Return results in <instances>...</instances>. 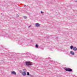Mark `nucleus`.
Wrapping results in <instances>:
<instances>
[{"mask_svg": "<svg viewBox=\"0 0 77 77\" xmlns=\"http://www.w3.org/2000/svg\"><path fill=\"white\" fill-rule=\"evenodd\" d=\"M38 47H39L38 45L37 44H36L35 45V47L36 48H38Z\"/></svg>", "mask_w": 77, "mask_h": 77, "instance_id": "1a4fd4ad", "label": "nucleus"}, {"mask_svg": "<svg viewBox=\"0 0 77 77\" xmlns=\"http://www.w3.org/2000/svg\"><path fill=\"white\" fill-rule=\"evenodd\" d=\"M35 26L36 27H39V26H40V24L38 23H36Z\"/></svg>", "mask_w": 77, "mask_h": 77, "instance_id": "7ed1b4c3", "label": "nucleus"}, {"mask_svg": "<svg viewBox=\"0 0 77 77\" xmlns=\"http://www.w3.org/2000/svg\"><path fill=\"white\" fill-rule=\"evenodd\" d=\"M29 76H30V77H33V75H29Z\"/></svg>", "mask_w": 77, "mask_h": 77, "instance_id": "f8f14e48", "label": "nucleus"}, {"mask_svg": "<svg viewBox=\"0 0 77 77\" xmlns=\"http://www.w3.org/2000/svg\"><path fill=\"white\" fill-rule=\"evenodd\" d=\"M65 70L66 71H68L69 72H71L72 71V69L69 68H66Z\"/></svg>", "mask_w": 77, "mask_h": 77, "instance_id": "f03ea898", "label": "nucleus"}, {"mask_svg": "<svg viewBox=\"0 0 77 77\" xmlns=\"http://www.w3.org/2000/svg\"><path fill=\"white\" fill-rule=\"evenodd\" d=\"M19 72H20V73H23V71H22V70H20L19 71Z\"/></svg>", "mask_w": 77, "mask_h": 77, "instance_id": "4468645a", "label": "nucleus"}, {"mask_svg": "<svg viewBox=\"0 0 77 77\" xmlns=\"http://www.w3.org/2000/svg\"><path fill=\"white\" fill-rule=\"evenodd\" d=\"M25 65L26 66H31V65H32V63H31V62L30 61H26L25 62Z\"/></svg>", "mask_w": 77, "mask_h": 77, "instance_id": "f257e3e1", "label": "nucleus"}, {"mask_svg": "<svg viewBox=\"0 0 77 77\" xmlns=\"http://www.w3.org/2000/svg\"><path fill=\"white\" fill-rule=\"evenodd\" d=\"M43 13H44V12H42V11H41V14H43Z\"/></svg>", "mask_w": 77, "mask_h": 77, "instance_id": "dca6fc26", "label": "nucleus"}, {"mask_svg": "<svg viewBox=\"0 0 77 77\" xmlns=\"http://www.w3.org/2000/svg\"><path fill=\"white\" fill-rule=\"evenodd\" d=\"M70 53L71 54H72V55H74L75 54L74 52L72 51H71L70 52Z\"/></svg>", "mask_w": 77, "mask_h": 77, "instance_id": "423d86ee", "label": "nucleus"}, {"mask_svg": "<svg viewBox=\"0 0 77 77\" xmlns=\"http://www.w3.org/2000/svg\"><path fill=\"white\" fill-rule=\"evenodd\" d=\"M27 75H30V74L29 73V72H27Z\"/></svg>", "mask_w": 77, "mask_h": 77, "instance_id": "9d476101", "label": "nucleus"}, {"mask_svg": "<svg viewBox=\"0 0 77 77\" xmlns=\"http://www.w3.org/2000/svg\"><path fill=\"white\" fill-rule=\"evenodd\" d=\"M56 39H57V40L58 39V37H56Z\"/></svg>", "mask_w": 77, "mask_h": 77, "instance_id": "f3484780", "label": "nucleus"}, {"mask_svg": "<svg viewBox=\"0 0 77 77\" xmlns=\"http://www.w3.org/2000/svg\"><path fill=\"white\" fill-rule=\"evenodd\" d=\"M31 27V25H30L29 26H28V28H29Z\"/></svg>", "mask_w": 77, "mask_h": 77, "instance_id": "a211bd4d", "label": "nucleus"}, {"mask_svg": "<svg viewBox=\"0 0 77 77\" xmlns=\"http://www.w3.org/2000/svg\"><path fill=\"white\" fill-rule=\"evenodd\" d=\"M25 6H26V5H24V7H25Z\"/></svg>", "mask_w": 77, "mask_h": 77, "instance_id": "6ab92c4d", "label": "nucleus"}, {"mask_svg": "<svg viewBox=\"0 0 77 77\" xmlns=\"http://www.w3.org/2000/svg\"><path fill=\"white\" fill-rule=\"evenodd\" d=\"M23 71L24 72H26V69H23Z\"/></svg>", "mask_w": 77, "mask_h": 77, "instance_id": "9b49d317", "label": "nucleus"}, {"mask_svg": "<svg viewBox=\"0 0 77 77\" xmlns=\"http://www.w3.org/2000/svg\"><path fill=\"white\" fill-rule=\"evenodd\" d=\"M73 48H74V46H72V45H71L70 47V48L71 50L73 49Z\"/></svg>", "mask_w": 77, "mask_h": 77, "instance_id": "6e6552de", "label": "nucleus"}, {"mask_svg": "<svg viewBox=\"0 0 77 77\" xmlns=\"http://www.w3.org/2000/svg\"><path fill=\"white\" fill-rule=\"evenodd\" d=\"M16 17H19V15H18V14H17V15H16Z\"/></svg>", "mask_w": 77, "mask_h": 77, "instance_id": "2eb2a0df", "label": "nucleus"}, {"mask_svg": "<svg viewBox=\"0 0 77 77\" xmlns=\"http://www.w3.org/2000/svg\"><path fill=\"white\" fill-rule=\"evenodd\" d=\"M31 41L32 42V40H31Z\"/></svg>", "mask_w": 77, "mask_h": 77, "instance_id": "aec40b11", "label": "nucleus"}, {"mask_svg": "<svg viewBox=\"0 0 77 77\" xmlns=\"http://www.w3.org/2000/svg\"><path fill=\"white\" fill-rule=\"evenodd\" d=\"M73 50L74 51H77V48L76 47H74Z\"/></svg>", "mask_w": 77, "mask_h": 77, "instance_id": "39448f33", "label": "nucleus"}, {"mask_svg": "<svg viewBox=\"0 0 77 77\" xmlns=\"http://www.w3.org/2000/svg\"><path fill=\"white\" fill-rule=\"evenodd\" d=\"M11 74H14V75H16V72L14 71H12L11 72Z\"/></svg>", "mask_w": 77, "mask_h": 77, "instance_id": "20e7f679", "label": "nucleus"}, {"mask_svg": "<svg viewBox=\"0 0 77 77\" xmlns=\"http://www.w3.org/2000/svg\"><path fill=\"white\" fill-rule=\"evenodd\" d=\"M22 74L24 76H25V75H26V72H24Z\"/></svg>", "mask_w": 77, "mask_h": 77, "instance_id": "0eeeda50", "label": "nucleus"}, {"mask_svg": "<svg viewBox=\"0 0 77 77\" xmlns=\"http://www.w3.org/2000/svg\"><path fill=\"white\" fill-rule=\"evenodd\" d=\"M23 18H24L25 19H26V18H27V17H26V16H23Z\"/></svg>", "mask_w": 77, "mask_h": 77, "instance_id": "ddd939ff", "label": "nucleus"}]
</instances>
